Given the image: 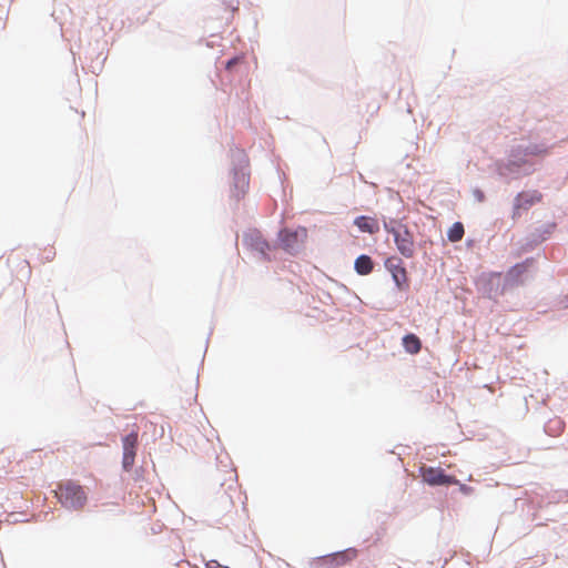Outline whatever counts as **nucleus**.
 I'll list each match as a JSON object with an SVG mask.
<instances>
[{"label": "nucleus", "instance_id": "f8f14e48", "mask_svg": "<svg viewBox=\"0 0 568 568\" xmlns=\"http://www.w3.org/2000/svg\"><path fill=\"white\" fill-rule=\"evenodd\" d=\"M403 346L409 354H417L420 352L422 342L415 334H407L403 337Z\"/></svg>", "mask_w": 568, "mask_h": 568}, {"label": "nucleus", "instance_id": "0eeeda50", "mask_svg": "<svg viewBox=\"0 0 568 568\" xmlns=\"http://www.w3.org/2000/svg\"><path fill=\"white\" fill-rule=\"evenodd\" d=\"M390 232L394 235V241L399 253L407 258L413 257L415 248L412 233L407 229H393Z\"/></svg>", "mask_w": 568, "mask_h": 568}, {"label": "nucleus", "instance_id": "7ed1b4c3", "mask_svg": "<svg viewBox=\"0 0 568 568\" xmlns=\"http://www.w3.org/2000/svg\"><path fill=\"white\" fill-rule=\"evenodd\" d=\"M307 237V230L305 227H298L296 230H282L278 235L281 246L290 252H296L298 247L305 242Z\"/></svg>", "mask_w": 568, "mask_h": 568}, {"label": "nucleus", "instance_id": "dca6fc26", "mask_svg": "<svg viewBox=\"0 0 568 568\" xmlns=\"http://www.w3.org/2000/svg\"><path fill=\"white\" fill-rule=\"evenodd\" d=\"M205 568H230V567L221 565L217 560H209L205 562Z\"/></svg>", "mask_w": 568, "mask_h": 568}, {"label": "nucleus", "instance_id": "9d476101", "mask_svg": "<svg viewBox=\"0 0 568 568\" xmlns=\"http://www.w3.org/2000/svg\"><path fill=\"white\" fill-rule=\"evenodd\" d=\"M354 224L364 233L375 234L379 231L378 221L371 216H358L355 219Z\"/></svg>", "mask_w": 568, "mask_h": 568}, {"label": "nucleus", "instance_id": "f257e3e1", "mask_svg": "<svg viewBox=\"0 0 568 568\" xmlns=\"http://www.w3.org/2000/svg\"><path fill=\"white\" fill-rule=\"evenodd\" d=\"M55 495L62 506L73 510L83 509L88 500L84 488L72 480L59 484Z\"/></svg>", "mask_w": 568, "mask_h": 568}, {"label": "nucleus", "instance_id": "a211bd4d", "mask_svg": "<svg viewBox=\"0 0 568 568\" xmlns=\"http://www.w3.org/2000/svg\"><path fill=\"white\" fill-rule=\"evenodd\" d=\"M459 489L464 494H469L471 491V487H469V486H467L465 484H460Z\"/></svg>", "mask_w": 568, "mask_h": 568}, {"label": "nucleus", "instance_id": "2eb2a0df", "mask_svg": "<svg viewBox=\"0 0 568 568\" xmlns=\"http://www.w3.org/2000/svg\"><path fill=\"white\" fill-rule=\"evenodd\" d=\"M531 263L532 261L527 260L524 263L517 264L511 268L510 273L515 274L516 276H519L529 268Z\"/></svg>", "mask_w": 568, "mask_h": 568}, {"label": "nucleus", "instance_id": "f03ea898", "mask_svg": "<svg viewBox=\"0 0 568 568\" xmlns=\"http://www.w3.org/2000/svg\"><path fill=\"white\" fill-rule=\"evenodd\" d=\"M139 445V429L134 427L126 436L122 438V467L130 471L135 463L136 449Z\"/></svg>", "mask_w": 568, "mask_h": 568}, {"label": "nucleus", "instance_id": "f3484780", "mask_svg": "<svg viewBox=\"0 0 568 568\" xmlns=\"http://www.w3.org/2000/svg\"><path fill=\"white\" fill-rule=\"evenodd\" d=\"M239 61H240L239 58H233V59L229 60L226 63V69L231 70L236 63H239Z\"/></svg>", "mask_w": 568, "mask_h": 568}, {"label": "nucleus", "instance_id": "4468645a", "mask_svg": "<svg viewBox=\"0 0 568 568\" xmlns=\"http://www.w3.org/2000/svg\"><path fill=\"white\" fill-rule=\"evenodd\" d=\"M548 433L552 436L560 435L565 429V423L560 418L551 419L548 423Z\"/></svg>", "mask_w": 568, "mask_h": 568}, {"label": "nucleus", "instance_id": "1a4fd4ad", "mask_svg": "<svg viewBox=\"0 0 568 568\" xmlns=\"http://www.w3.org/2000/svg\"><path fill=\"white\" fill-rule=\"evenodd\" d=\"M244 241L250 247L266 256L270 245L258 233L252 232L247 234Z\"/></svg>", "mask_w": 568, "mask_h": 568}, {"label": "nucleus", "instance_id": "6e6552de", "mask_svg": "<svg viewBox=\"0 0 568 568\" xmlns=\"http://www.w3.org/2000/svg\"><path fill=\"white\" fill-rule=\"evenodd\" d=\"M250 184L248 174L245 172H235L233 176V196L239 200L247 191Z\"/></svg>", "mask_w": 568, "mask_h": 568}, {"label": "nucleus", "instance_id": "ddd939ff", "mask_svg": "<svg viewBox=\"0 0 568 568\" xmlns=\"http://www.w3.org/2000/svg\"><path fill=\"white\" fill-rule=\"evenodd\" d=\"M464 233V225L460 222H456L449 227L447 237L450 242H458L463 239Z\"/></svg>", "mask_w": 568, "mask_h": 568}, {"label": "nucleus", "instance_id": "423d86ee", "mask_svg": "<svg viewBox=\"0 0 568 568\" xmlns=\"http://www.w3.org/2000/svg\"><path fill=\"white\" fill-rule=\"evenodd\" d=\"M541 200L542 194L536 190L518 193L515 197L513 217L519 216L521 211L529 210L532 205L539 203Z\"/></svg>", "mask_w": 568, "mask_h": 568}, {"label": "nucleus", "instance_id": "9b49d317", "mask_svg": "<svg viewBox=\"0 0 568 568\" xmlns=\"http://www.w3.org/2000/svg\"><path fill=\"white\" fill-rule=\"evenodd\" d=\"M354 268L359 275H368L373 272L374 263L368 255H359L354 263Z\"/></svg>", "mask_w": 568, "mask_h": 568}, {"label": "nucleus", "instance_id": "39448f33", "mask_svg": "<svg viewBox=\"0 0 568 568\" xmlns=\"http://www.w3.org/2000/svg\"><path fill=\"white\" fill-rule=\"evenodd\" d=\"M385 267L392 274L397 288L400 291L406 290L408 278L403 261L397 256H390L385 261Z\"/></svg>", "mask_w": 568, "mask_h": 568}, {"label": "nucleus", "instance_id": "6ab92c4d", "mask_svg": "<svg viewBox=\"0 0 568 568\" xmlns=\"http://www.w3.org/2000/svg\"><path fill=\"white\" fill-rule=\"evenodd\" d=\"M529 153H531V154H538V153H540V152H539V151H537V150H532V151H530Z\"/></svg>", "mask_w": 568, "mask_h": 568}, {"label": "nucleus", "instance_id": "20e7f679", "mask_svg": "<svg viewBox=\"0 0 568 568\" xmlns=\"http://www.w3.org/2000/svg\"><path fill=\"white\" fill-rule=\"evenodd\" d=\"M420 473L423 480L430 486L459 484L455 476L446 475L444 470L438 467H422Z\"/></svg>", "mask_w": 568, "mask_h": 568}]
</instances>
